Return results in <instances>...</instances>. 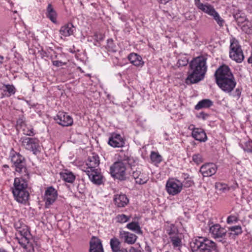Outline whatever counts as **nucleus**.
Segmentation results:
<instances>
[{"mask_svg":"<svg viewBox=\"0 0 252 252\" xmlns=\"http://www.w3.org/2000/svg\"><path fill=\"white\" fill-rule=\"evenodd\" d=\"M212 17L220 27H222L223 26L224 21L220 17L219 14L217 11L213 14V16Z\"/></svg>","mask_w":252,"mask_h":252,"instance_id":"obj_37","label":"nucleus"},{"mask_svg":"<svg viewBox=\"0 0 252 252\" xmlns=\"http://www.w3.org/2000/svg\"><path fill=\"white\" fill-rule=\"evenodd\" d=\"M209 232L215 239H223L226 236V230L219 224H215L210 227Z\"/></svg>","mask_w":252,"mask_h":252,"instance_id":"obj_10","label":"nucleus"},{"mask_svg":"<svg viewBox=\"0 0 252 252\" xmlns=\"http://www.w3.org/2000/svg\"><path fill=\"white\" fill-rule=\"evenodd\" d=\"M126 165L122 161L115 162L110 167L111 175L117 179L123 180L126 177Z\"/></svg>","mask_w":252,"mask_h":252,"instance_id":"obj_7","label":"nucleus"},{"mask_svg":"<svg viewBox=\"0 0 252 252\" xmlns=\"http://www.w3.org/2000/svg\"><path fill=\"white\" fill-rule=\"evenodd\" d=\"M236 92H237L238 95H240V93L239 90L237 89V90H236Z\"/></svg>","mask_w":252,"mask_h":252,"instance_id":"obj_58","label":"nucleus"},{"mask_svg":"<svg viewBox=\"0 0 252 252\" xmlns=\"http://www.w3.org/2000/svg\"><path fill=\"white\" fill-rule=\"evenodd\" d=\"M119 252H127V251L126 250H121Z\"/></svg>","mask_w":252,"mask_h":252,"instance_id":"obj_59","label":"nucleus"},{"mask_svg":"<svg viewBox=\"0 0 252 252\" xmlns=\"http://www.w3.org/2000/svg\"><path fill=\"white\" fill-rule=\"evenodd\" d=\"M248 4L252 7V0H249V1L248 2Z\"/></svg>","mask_w":252,"mask_h":252,"instance_id":"obj_55","label":"nucleus"},{"mask_svg":"<svg viewBox=\"0 0 252 252\" xmlns=\"http://www.w3.org/2000/svg\"><path fill=\"white\" fill-rule=\"evenodd\" d=\"M3 167H8V166H7V165H4L3 166Z\"/></svg>","mask_w":252,"mask_h":252,"instance_id":"obj_60","label":"nucleus"},{"mask_svg":"<svg viewBox=\"0 0 252 252\" xmlns=\"http://www.w3.org/2000/svg\"><path fill=\"white\" fill-rule=\"evenodd\" d=\"M92 182L100 185L102 183V176L99 169L94 170H85Z\"/></svg>","mask_w":252,"mask_h":252,"instance_id":"obj_16","label":"nucleus"},{"mask_svg":"<svg viewBox=\"0 0 252 252\" xmlns=\"http://www.w3.org/2000/svg\"><path fill=\"white\" fill-rule=\"evenodd\" d=\"M147 250L150 251V250H149V247L148 248Z\"/></svg>","mask_w":252,"mask_h":252,"instance_id":"obj_61","label":"nucleus"},{"mask_svg":"<svg viewBox=\"0 0 252 252\" xmlns=\"http://www.w3.org/2000/svg\"><path fill=\"white\" fill-rule=\"evenodd\" d=\"M190 245L192 252H218L216 244L206 238L193 239Z\"/></svg>","mask_w":252,"mask_h":252,"instance_id":"obj_4","label":"nucleus"},{"mask_svg":"<svg viewBox=\"0 0 252 252\" xmlns=\"http://www.w3.org/2000/svg\"><path fill=\"white\" fill-rule=\"evenodd\" d=\"M75 28L71 23L66 24L61 27L60 33L63 36L67 37L73 34Z\"/></svg>","mask_w":252,"mask_h":252,"instance_id":"obj_22","label":"nucleus"},{"mask_svg":"<svg viewBox=\"0 0 252 252\" xmlns=\"http://www.w3.org/2000/svg\"><path fill=\"white\" fill-rule=\"evenodd\" d=\"M183 187L182 182L178 180H169L166 184L167 192L171 195H174L180 193Z\"/></svg>","mask_w":252,"mask_h":252,"instance_id":"obj_9","label":"nucleus"},{"mask_svg":"<svg viewBox=\"0 0 252 252\" xmlns=\"http://www.w3.org/2000/svg\"><path fill=\"white\" fill-rule=\"evenodd\" d=\"M128 59L130 62L135 66H142L144 64L141 57L137 54H130L128 57Z\"/></svg>","mask_w":252,"mask_h":252,"instance_id":"obj_25","label":"nucleus"},{"mask_svg":"<svg viewBox=\"0 0 252 252\" xmlns=\"http://www.w3.org/2000/svg\"><path fill=\"white\" fill-rule=\"evenodd\" d=\"M206 58L199 56L193 58L189 63L187 77L185 82L187 84H196L203 80L207 72Z\"/></svg>","mask_w":252,"mask_h":252,"instance_id":"obj_1","label":"nucleus"},{"mask_svg":"<svg viewBox=\"0 0 252 252\" xmlns=\"http://www.w3.org/2000/svg\"><path fill=\"white\" fill-rule=\"evenodd\" d=\"M213 105V102L210 99H203L195 105V109L196 110H199L202 108H208Z\"/></svg>","mask_w":252,"mask_h":252,"instance_id":"obj_31","label":"nucleus"},{"mask_svg":"<svg viewBox=\"0 0 252 252\" xmlns=\"http://www.w3.org/2000/svg\"><path fill=\"white\" fill-rule=\"evenodd\" d=\"M192 136L195 140L201 142L207 140L206 134L202 129L194 128L192 131Z\"/></svg>","mask_w":252,"mask_h":252,"instance_id":"obj_23","label":"nucleus"},{"mask_svg":"<svg viewBox=\"0 0 252 252\" xmlns=\"http://www.w3.org/2000/svg\"><path fill=\"white\" fill-rule=\"evenodd\" d=\"M195 4L199 9L211 17L216 12L212 5L208 3H203L200 0H195Z\"/></svg>","mask_w":252,"mask_h":252,"instance_id":"obj_15","label":"nucleus"},{"mask_svg":"<svg viewBox=\"0 0 252 252\" xmlns=\"http://www.w3.org/2000/svg\"><path fill=\"white\" fill-rule=\"evenodd\" d=\"M192 160L196 164H199L203 162V159L200 154H197L193 155Z\"/></svg>","mask_w":252,"mask_h":252,"instance_id":"obj_41","label":"nucleus"},{"mask_svg":"<svg viewBox=\"0 0 252 252\" xmlns=\"http://www.w3.org/2000/svg\"><path fill=\"white\" fill-rule=\"evenodd\" d=\"M171 242L174 247H180L182 246V238L179 235H174L170 237Z\"/></svg>","mask_w":252,"mask_h":252,"instance_id":"obj_32","label":"nucleus"},{"mask_svg":"<svg viewBox=\"0 0 252 252\" xmlns=\"http://www.w3.org/2000/svg\"><path fill=\"white\" fill-rule=\"evenodd\" d=\"M229 230L231 232L230 234H234L238 235L242 233L241 226L240 225H236L229 228Z\"/></svg>","mask_w":252,"mask_h":252,"instance_id":"obj_36","label":"nucleus"},{"mask_svg":"<svg viewBox=\"0 0 252 252\" xmlns=\"http://www.w3.org/2000/svg\"><path fill=\"white\" fill-rule=\"evenodd\" d=\"M110 245L113 252H119L121 250V243L118 239L114 237L110 240Z\"/></svg>","mask_w":252,"mask_h":252,"instance_id":"obj_29","label":"nucleus"},{"mask_svg":"<svg viewBox=\"0 0 252 252\" xmlns=\"http://www.w3.org/2000/svg\"><path fill=\"white\" fill-rule=\"evenodd\" d=\"M30 235H20V237H17L16 238L18 241L19 244L23 248L26 247L30 242Z\"/></svg>","mask_w":252,"mask_h":252,"instance_id":"obj_33","label":"nucleus"},{"mask_svg":"<svg viewBox=\"0 0 252 252\" xmlns=\"http://www.w3.org/2000/svg\"><path fill=\"white\" fill-rule=\"evenodd\" d=\"M129 217L124 214L118 215L116 218L117 222L122 223L128 221L129 220Z\"/></svg>","mask_w":252,"mask_h":252,"instance_id":"obj_39","label":"nucleus"},{"mask_svg":"<svg viewBox=\"0 0 252 252\" xmlns=\"http://www.w3.org/2000/svg\"><path fill=\"white\" fill-rule=\"evenodd\" d=\"M233 17L239 26H240V24L244 23L247 20L245 14L239 9L235 10L233 14Z\"/></svg>","mask_w":252,"mask_h":252,"instance_id":"obj_27","label":"nucleus"},{"mask_svg":"<svg viewBox=\"0 0 252 252\" xmlns=\"http://www.w3.org/2000/svg\"><path fill=\"white\" fill-rule=\"evenodd\" d=\"M46 15L53 23H56L57 13L51 3L48 4L47 6Z\"/></svg>","mask_w":252,"mask_h":252,"instance_id":"obj_26","label":"nucleus"},{"mask_svg":"<svg viewBox=\"0 0 252 252\" xmlns=\"http://www.w3.org/2000/svg\"><path fill=\"white\" fill-rule=\"evenodd\" d=\"M17 126L22 128L26 126L24 120L22 118L19 119L17 121Z\"/></svg>","mask_w":252,"mask_h":252,"instance_id":"obj_48","label":"nucleus"},{"mask_svg":"<svg viewBox=\"0 0 252 252\" xmlns=\"http://www.w3.org/2000/svg\"><path fill=\"white\" fill-rule=\"evenodd\" d=\"M1 90L3 91V96L9 97L15 93V88L12 85H4L1 88Z\"/></svg>","mask_w":252,"mask_h":252,"instance_id":"obj_28","label":"nucleus"},{"mask_svg":"<svg viewBox=\"0 0 252 252\" xmlns=\"http://www.w3.org/2000/svg\"><path fill=\"white\" fill-rule=\"evenodd\" d=\"M152 161L156 163H160L162 160L161 156L158 153L152 152L150 156Z\"/></svg>","mask_w":252,"mask_h":252,"instance_id":"obj_35","label":"nucleus"},{"mask_svg":"<svg viewBox=\"0 0 252 252\" xmlns=\"http://www.w3.org/2000/svg\"><path fill=\"white\" fill-rule=\"evenodd\" d=\"M148 178L147 176L141 173L140 175L137 178L135 182L137 184L141 185L146 183L148 181Z\"/></svg>","mask_w":252,"mask_h":252,"instance_id":"obj_40","label":"nucleus"},{"mask_svg":"<svg viewBox=\"0 0 252 252\" xmlns=\"http://www.w3.org/2000/svg\"><path fill=\"white\" fill-rule=\"evenodd\" d=\"M200 116H202V118L204 119L205 118V114L204 113H200Z\"/></svg>","mask_w":252,"mask_h":252,"instance_id":"obj_56","label":"nucleus"},{"mask_svg":"<svg viewBox=\"0 0 252 252\" xmlns=\"http://www.w3.org/2000/svg\"><path fill=\"white\" fill-rule=\"evenodd\" d=\"M22 129L25 135L32 136L34 134L33 129L28 128L26 127V126L22 128Z\"/></svg>","mask_w":252,"mask_h":252,"instance_id":"obj_43","label":"nucleus"},{"mask_svg":"<svg viewBox=\"0 0 252 252\" xmlns=\"http://www.w3.org/2000/svg\"><path fill=\"white\" fill-rule=\"evenodd\" d=\"M61 178L65 182L72 183L75 179V176L74 174L68 170H64L60 173Z\"/></svg>","mask_w":252,"mask_h":252,"instance_id":"obj_24","label":"nucleus"},{"mask_svg":"<svg viewBox=\"0 0 252 252\" xmlns=\"http://www.w3.org/2000/svg\"><path fill=\"white\" fill-rule=\"evenodd\" d=\"M183 177L184 178V180L182 182L183 186H184L185 187L188 188L193 185V181L187 174H183Z\"/></svg>","mask_w":252,"mask_h":252,"instance_id":"obj_34","label":"nucleus"},{"mask_svg":"<svg viewBox=\"0 0 252 252\" xmlns=\"http://www.w3.org/2000/svg\"><path fill=\"white\" fill-rule=\"evenodd\" d=\"M229 57L238 63H242L244 59L241 46L238 41L234 38L230 40Z\"/></svg>","mask_w":252,"mask_h":252,"instance_id":"obj_6","label":"nucleus"},{"mask_svg":"<svg viewBox=\"0 0 252 252\" xmlns=\"http://www.w3.org/2000/svg\"><path fill=\"white\" fill-rule=\"evenodd\" d=\"M3 60H4V57L3 56L0 55V64H2L3 63Z\"/></svg>","mask_w":252,"mask_h":252,"instance_id":"obj_53","label":"nucleus"},{"mask_svg":"<svg viewBox=\"0 0 252 252\" xmlns=\"http://www.w3.org/2000/svg\"><path fill=\"white\" fill-rule=\"evenodd\" d=\"M54 119L57 123L63 126H71L73 122L72 118L63 112H59Z\"/></svg>","mask_w":252,"mask_h":252,"instance_id":"obj_11","label":"nucleus"},{"mask_svg":"<svg viewBox=\"0 0 252 252\" xmlns=\"http://www.w3.org/2000/svg\"><path fill=\"white\" fill-rule=\"evenodd\" d=\"M90 252H104L100 239L93 237L90 242Z\"/></svg>","mask_w":252,"mask_h":252,"instance_id":"obj_18","label":"nucleus"},{"mask_svg":"<svg viewBox=\"0 0 252 252\" xmlns=\"http://www.w3.org/2000/svg\"><path fill=\"white\" fill-rule=\"evenodd\" d=\"M140 174H141V172L138 170H136V171L133 172L132 176L135 179V181H136L137 178L139 177V176L140 175Z\"/></svg>","mask_w":252,"mask_h":252,"instance_id":"obj_50","label":"nucleus"},{"mask_svg":"<svg viewBox=\"0 0 252 252\" xmlns=\"http://www.w3.org/2000/svg\"><path fill=\"white\" fill-rule=\"evenodd\" d=\"M119 237L125 243L128 244H134L137 239V237L135 234L123 230L120 231Z\"/></svg>","mask_w":252,"mask_h":252,"instance_id":"obj_17","label":"nucleus"},{"mask_svg":"<svg viewBox=\"0 0 252 252\" xmlns=\"http://www.w3.org/2000/svg\"><path fill=\"white\" fill-rule=\"evenodd\" d=\"M24 249L26 250L27 252H34L33 245L31 242L27 245L26 247H25Z\"/></svg>","mask_w":252,"mask_h":252,"instance_id":"obj_47","label":"nucleus"},{"mask_svg":"<svg viewBox=\"0 0 252 252\" xmlns=\"http://www.w3.org/2000/svg\"><path fill=\"white\" fill-rule=\"evenodd\" d=\"M115 45L113 43V40L112 39L107 40V48L109 51L115 52Z\"/></svg>","mask_w":252,"mask_h":252,"instance_id":"obj_42","label":"nucleus"},{"mask_svg":"<svg viewBox=\"0 0 252 252\" xmlns=\"http://www.w3.org/2000/svg\"><path fill=\"white\" fill-rule=\"evenodd\" d=\"M99 164L98 157L97 155L89 157L86 161V165L87 166L85 170H94L98 169L96 167Z\"/></svg>","mask_w":252,"mask_h":252,"instance_id":"obj_20","label":"nucleus"},{"mask_svg":"<svg viewBox=\"0 0 252 252\" xmlns=\"http://www.w3.org/2000/svg\"><path fill=\"white\" fill-rule=\"evenodd\" d=\"M115 204L119 208L125 207L129 202V200L124 194H116L114 197Z\"/></svg>","mask_w":252,"mask_h":252,"instance_id":"obj_21","label":"nucleus"},{"mask_svg":"<svg viewBox=\"0 0 252 252\" xmlns=\"http://www.w3.org/2000/svg\"><path fill=\"white\" fill-rule=\"evenodd\" d=\"M159 0V2L161 3H162V4H166L167 3V2H168L169 1H170L171 0Z\"/></svg>","mask_w":252,"mask_h":252,"instance_id":"obj_52","label":"nucleus"},{"mask_svg":"<svg viewBox=\"0 0 252 252\" xmlns=\"http://www.w3.org/2000/svg\"><path fill=\"white\" fill-rule=\"evenodd\" d=\"M245 151L248 153H252V141H248L245 143L243 147Z\"/></svg>","mask_w":252,"mask_h":252,"instance_id":"obj_44","label":"nucleus"},{"mask_svg":"<svg viewBox=\"0 0 252 252\" xmlns=\"http://www.w3.org/2000/svg\"><path fill=\"white\" fill-rule=\"evenodd\" d=\"M215 76L217 84L226 93H231L236 85L234 75L230 68L226 65L220 66L216 70Z\"/></svg>","mask_w":252,"mask_h":252,"instance_id":"obj_2","label":"nucleus"},{"mask_svg":"<svg viewBox=\"0 0 252 252\" xmlns=\"http://www.w3.org/2000/svg\"><path fill=\"white\" fill-rule=\"evenodd\" d=\"M52 63L54 65L58 67L62 66L65 64V63L60 61H53Z\"/></svg>","mask_w":252,"mask_h":252,"instance_id":"obj_49","label":"nucleus"},{"mask_svg":"<svg viewBox=\"0 0 252 252\" xmlns=\"http://www.w3.org/2000/svg\"><path fill=\"white\" fill-rule=\"evenodd\" d=\"M29 177V176H21L14 179L11 189L15 199L19 203H25L29 198V193L27 190Z\"/></svg>","mask_w":252,"mask_h":252,"instance_id":"obj_3","label":"nucleus"},{"mask_svg":"<svg viewBox=\"0 0 252 252\" xmlns=\"http://www.w3.org/2000/svg\"><path fill=\"white\" fill-rule=\"evenodd\" d=\"M129 252H136V250L133 247H131L129 251Z\"/></svg>","mask_w":252,"mask_h":252,"instance_id":"obj_54","label":"nucleus"},{"mask_svg":"<svg viewBox=\"0 0 252 252\" xmlns=\"http://www.w3.org/2000/svg\"><path fill=\"white\" fill-rule=\"evenodd\" d=\"M0 252H7L5 250L3 249H0Z\"/></svg>","mask_w":252,"mask_h":252,"instance_id":"obj_57","label":"nucleus"},{"mask_svg":"<svg viewBox=\"0 0 252 252\" xmlns=\"http://www.w3.org/2000/svg\"><path fill=\"white\" fill-rule=\"evenodd\" d=\"M238 187V184L237 183H234L233 185H232L231 187H229L230 188V189H232L233 190L235 189L236 188H237Z\"/></svg>","mask_w":252,"mask_h":252,"instance_id":"obj_51","label":"nucleus"},{"mask_svg":"<svg viewBox=\"0 0 252 252\" xmlns=\"http://www.w3.org/2000/svg\"><path fill=\"white\" fill-rule=\"evenodd\" d=\"M238 220V217L234 215H230L227 219V223L230 224L233 222H236Z\"/></svg>","mask_w":252,"mask_h":252,"instance_id":"obj_46","label":"nucleus"},{"mask_svg":"<svg viewBox=\"0 0 252 252\" xmlns=\"http://www.w3.org/2000/svg\"><path fill=\"white\" fill-rule=\"evenodd\" d=\"M108 143L114 148L122 147L125 145V140L120 134L113 133L109 138Z\"/></svg>","mask_w":252,"mask_h":252,"instance_id":"obj_13","label":"nucleus"},{"mask_svg":"<svg viewBox=\"0 0 252 252\" xmlns=\"http://www.w3.org/2000/svg\"><path fill=\"white\" fill-rule=\"evenodd\" d=\"M216 188L222 192H226L230 190V188L225 184L217 183L216 184Z\"/></svg>","mask_w":252,"mask_h":252,"instance_id":"obj_38","label":"nucleus"},{"mask_svg":"<svg viewBox=\"0 0 252 252\" xmlns=\"http://www.w3.org/2000/svg\"><path fill=\"white\" fill-rule=\"evenodd\" d=\"M11 161L12 162L15 172L21 175V176H29V173L27 170L25 158L19 153L11 154L10 156Z\"/></svg>","mask_w":252,"mask_h":252,"instance_id":"obj_5","label":"nucleus"},{"mask_svg":"<svg viewBox=\"0 0 252 252\" xmlns=\"http://www.w3.org/2000/svg\"><path fill=\"white\" fill-rule=\"evenodd\" d=\"M58 196L57 191L52 187L48 188L45 190L44 200L46 207H49L56 200Z\"/></svg>","mask_w":252,"mask_h":252,"instance_id":"obj_12","label":"nucleus"},{"mask_svg":"<svg viewBox=\"0 0 252 252\" xmlns=\"http://www.w3.org/2000/svg\"><path fill=\"white\" fill-rule=\"evenodd\" d=\"M189 63L188 59L186 57H183L178 60V63L179 66H184Z\"/></svg>","mask_w":252,"mask_h":252,"instance_id":"obj_45","label":"nucleus"},{"mask_svg":"<svg viewBox=\"0 0 252 252\" xmlns=\"http://www.w3.org/2000/svg\"><path fill=\"white\" fill-rule=\"evenodd\" d=\"M22 145L26 149L36 154L40 152V145L39 141L35 138L23 137L20 139Z\"/></svg>","mask_w":252,"mask_h":252,"instance_id":"obj_8","label":"nucleus"},{"mask_svg":"<svg viewBox=\"0 0 252 252\" xmlns=\"http://www.w3.org/2000/svg\"><path fill=\"white\" fill-rule=\"evenodd\" d=\"M126 228L138 234H142V231L138 222L133 221L127 224Z\"/></svg>","mask_w":252,"mask_h":252,"instance_id":"obj_30","label":"nucleus"},{"mask_svg":"<svg viewBox=\"0 0 252 252\" xmlns=\"http://www.w3.org/2000/svg\"><path fill=\"white\" fill-rule=\"evenodd\" d=\"M217 170V166L212 163H208L203 165L200 169V172L204 177H210L214 175Z\"/></svg>","mask_w":252,"mask_h":252,"instance_id":"obj_14","label":"nucleus"},{"mask_svg":"<svg viewBox=\"0 0 252 252\" xmlns=\"http://www.w3.org/2000/svg\"><path fill=\"white\" fill-rule=\"evenodd\" d=\"M14 227L20 235H30L28 227L25 224L24 220H19L15 221Z\"/></svg>","mask_w":252,"mask_h":252,"instance_id":"obj_19","label":"nucleus"}]
</instances>
